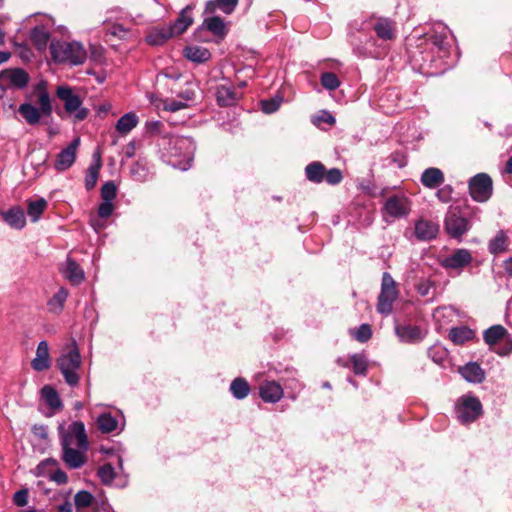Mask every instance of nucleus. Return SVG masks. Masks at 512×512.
<instances>
[{"mask_svg": "<svg viewBox=\"0 0 512 512\" xmlns=\"http://www.w3.org/2000/svg\"><path fill=\"white\" fill-rule=\"evenodd\" d=\"M339 365L352 368L356 375H366L368 369V360L365 354H347L337 360Z\"/></svg>", "mask_w": 512, "mask_h": 512, "instance_id": "nucleus-18", "label": "nucleus"}, {"mask_svg": "<svg viewBox=\"0 0 512 512\" xmlns=\"http://www.w3.org/2000/svg\"><path fill=\"white\" fill-rule=\"evenodd\" d=\"M508 246V237L504 231L500 230L497 232L488 244V250L491 254H499L504 252Z\"/></svg>", "mask_w": 512, "mask_h": 512, "instance_id": "nucleus-39", "label": "nucleus"}, {"mask_svg": "<svg viewBox=\"0 0 512 512\" xmlns=\"http://www.w3.org/2000/svg\"><path fill=\"white\" fill-rule=\"evenodd\" d=\"M456 316L457 311L452 306L438 307L433 313V318L438 324L439 328L453 322Z\"/></svg>", "mask_w": 512, "mask_h": 512, "instance_id": "nucleus-35", "label": "nucleus"}, {"mask_svg": "<svg viewBox=\"0 0 512 512\" xmlns=\"http://www.w3.org/2000/svg\"><path fill=\"white\" fill-rule=\"evenodd\" d=\"M322 86L330 91L336 90L340 86V81L336 74L332 72H324L320 77Z\"/></svg>", "mask_w": 512, "mask_h": 512, "instance_id": "nucleus-47", "label": "nucleus"}, {"mask_svg": "<svg viewBox=\"0 0 512 512\" xmlns=\"http://www.w3.org/2000/svg\"><path fill=\"white\" fill-rule=\"evenodd\" d=\"M30 81L29 74L22 68H8L0 72V89L9 88L22 90Z\"/></svg>", "mask_w": 512, "mask_h": 512, "instance_id": "nucleus-12", "label": "nucleus"}, {"mask_svg": "<svg viewBox=\"0 0 512 512\" xmlns=\"http://www.w3.org/2000/svg\"><path fill=\"white\" fill-rule=\"evenodd\" d=\"M448 33V28L442 24H439L436 34L432 36V44L438 49L439 52L445 53L448 48V43L446 42Z\"/></svg>", "mask_w": 512, "mask_h": 512, "instance_id": "nucleus-44", "label": "nucleus"}, {"mask_svg": "<svg viewBox=\"0 0 512 512\" xmlns=\"http://www.w3.org/2000/svg\"><path fill=\"white\" fill-rule=\"evenodd\" d=\"M454 189L451 185H445L438 189L436 197L442 203H449L452 200Z\"/></svg>", "mask_w": 512, "mask_h": 512, "instance_id": "nucleus-56", "label": "nucleus"}, {"mask_svg": "<svg viewBox=\"0 0 512 512\" xmlns=\"http://www.w3.org/2000/svg\"><path fill=\"white\" fill-rule=\"evenodd\" d=\"M179 97L185 101H192L196 98V86L189 85L186 89L179 93Z\"/></svg>", "mask_w": 512, "mask_h": 512, "instance_id": "nucleus-60", "label": "nucleus"}, {"mask_svg": "<svg viewBox=\"0 0 512 512\" xmlns=\"http://www.w3.org/2000/svg\"><path fill=\"white\" fill-rule=\"evenodd\" d=\"M139 123V118L135 112H128L121 116L115 128L121 135H127L130 133Z\"/></svg>", "mask_w": 512, "mask_h": 512, "instance_id": "nucleus-33", "label": "nucleus"}, {"mask_svg": "<svg viewBox=\"0 0 512 512\" xmlns=\"http://www.w3.org/2000/svg\"><path fill=\"white\" fill-rule=\"evenodd\" d=\"M395 333L402 342L415 343L423 338L420 327L411 324H398L395 326Z\"/></svg>", "mask_w": 512, "mask_h": 512, "instance_id": "nucleus-20", "label": "nucleus"}, {"mask_svg": "<svg viewBox=\"0 0 512 512\" xmlns=\"http://www.w3.org/2000/svg\"><path fill=\"white\" fill-rule=\"evenodd\" d=\"M342 179L343 175L340 169L331 168L329 170H325L324 180L329 185H337L342 181Z\"/></svg>", "mask_w": 512, "mask_h": 512, "instance_id": "nucleus-54", "label": "nucleus"}, {"mask_svg": "<svg viewBox=\"0 0 512 512\" xmlns=\"http://www.w3.org/2000/svg\"><path fill=\"white\" fill-rule=\"evenodd\" d=\"M117 420L110 413H103L97 419V425L102 433H111L117 428Z\"/></svg>", "mask_w": 512, "mask_h": 512, "instance_id": "nucleus-45", "label": "nucleus"}, {"mask_svg": "<svg viewBox=\"0 0 512 512\" xmlns=\"http://www.w3.org/2000/svg\"><path fill=\"white\" fill-rule=\"evenodd\" d=\"M398 297L396 282L388 272L382 275L381 291L378 296L377 311L382 315H389L392 312L393 303Z\"/></svg>", "mask_w": 512, "mask_h": 512, "instance_id": "nucleus-8", "label": "nucleus"}, {"mask_svg": "<svg viewBox=\"0 0 512 512\" xmlns=\"http://www.w3.org/2000/svg\"><path fill=\"white\" fill-rule=\"evenodd\" d=\"M459 419L462 423H471L479 418L482 413V404L477 397L464 396L462 398V405L458 409Z\"/></svg>", "mask_w": 512, "mask_h": 512, "instance_id": "nucleus-15", "label": "nucleus"}, {"mask_svg": "<svg viewBox=\"0 0 512 512\" xmlns=\"http://www.w3.org/2000/svg\"><path fill=\"white\" fill-rule=\"evenodd\" d=\"M469 194L477 202H486L493 192L491 177L486 173H478L468 182Z\"/></svg>", "mask_w": 512, "mask_h": 512, "instance_id": "nucleus-10", "label": "nucleus"}, {"mask_svg": "<svg viewBox=\"0 0 512 512\" xmlns=\"http://www.w3.org/2000/svg\"><path fill=\"white\" fill-rule=\"evenodd\" d=\"M114 211L113 202L102 201L98 207V215L103 219L109 218Z\"/></svg>", "mask_w": 512, "mask_h": 512, "instance_id": "nucleus-57", "label": "nucleus"}, {"mask_svg": "<svg viewBox=\"0 0 512 512\" xmlns=\"http://www.w3.org/2000/svg\"><path fill=\"white\" fill-rule=\"evenodd\" d=\"M3 221L13 229L21 230L26 225L24 210L20 206H13L6 211H0Z\"/></svg>", "mask_w": 512, "mask_h": 512, "instance_id": "nucleus-19", "label": "nucleus"}, {"mask_svg": "<svg viewBox=\"0 0 512 512\" xmlns=\"http://www.w3.org/2000/svg\"><path fill=\"white\" fill-rule=\"evenodd\" d=\"M159 147L163 149L162 156L167 162L182 171L191 167L194 158L196 145L194 140L188 136H163L160 138Z\"/></svg>", "mask_w": 512, "mask_h": 512, "instance_id": "nucleus-2", "label": "nucleus"}, {"mask_svg": "<svg viewBox=\"0 0 512 512\" xmlns=\"http://www.w3.org/2000/svg\"><path fill=\"white\" fill-rule=\"evenodd\" d=\"M509 337L508 331L502 325H493L483 332L484 342L492 347Z\"/></svg>", "mask_w": 512, "mask_h": 512, "instance_id": "nucleus-29", "label": "nucleus"}, {"mask_svg": "<svg viewBox=\"0 0 512 512\" xmlns=\"http://www.w3.org/2000/svg\"><path fill=\"white\" fill-rule=\"evenodd\" d=\"M26 100L18 107V113L28 125H38L42 117L52 115V100L45 80H40L32 86V90L26 94Z\"/></svg>", "mask_w": 512, "mask_h": 512, "instance_id": "nucleus-1", "label": "nucleus"}, {"mask_svg": "<svg viewBox=\"0 0 512 512\" xmlns=\"http://www.w3.org/2000/svg\"><path fill=\"white\" fill-rule=\"evenodd\" d=\"M372 335L371 327L368 324H362L353 332V336L360 342H366Z\"/></svg>", "mask_w": 512, "mask_h": 512, "instance_id": "nucleus-55", "label": "nucleus"}, {"mask_svg": "<svg viewBox=\"0 0 512 512\" xmlns=\"http://www.w3.org/2000/svg\"><path fill=\"white\" fill-rule=\"evenodd\" d=\"M14 504L23 507L28 502V490L23 488L18 490L13 496Z\"/></svg>", "mask_w": 512, "mask_h": 512, "instance_id": "nucleus-58", "label": "nucleus"}, {"mask_svg": "<svg viewBox=\"0 0 512 512\" xmlns=\"http://www.w3.org/2000/svg\"><path fill=\"white\" fill-rule=\"evenodd\" d=\"M259 395L264 402L276 403L283 396V389L276 381H266L259 388Z\"/></svg>", "mask_w": 512, "mask_h": 512, "instance_id": "nucleus-22", "label": "nucleus"}, {"mask_svg": "<svg viewBox=\"0 0 512 512\" xmlns=\"http://www.w3.org/2000/svg\"><path fill=\"white\" fill-rule=\"evenodd\" d=\"M81 450L82 449L77 450L72 447L62 450V452H63L62 460L65 462V464L69 468L77 469V468L82 467L86 463V461H87L86 455Z\"/></svg>", "mask_w": 512, "mask_h": 512, "instance_id": "nucleus-27", "label": "nucleus"}, {"mask_svg": "<svg viewBox=\"0 0 512 512\" xmlns=\"http://www.w3.org/2000/svg\"><path fill=\"white\" fill-rule=\"evenodd\" d=\"M56 96L62 101L65 112L72 116L75 122H80L87 118L89 110L83 107L81 97L70 86H58Z\"/></svg>", "mask_w": 512, "mask_h": 512, "instance_id": "nucleus-4", "label": "nucleus"}, {"mask_svg": "<svg viewBox=\"0 0 512 512\" xmlns=\"http://www.w3.org/2000/svg\"><path fill=\"white\" fill-rule=\"evenodd\" d=\"M216 102L221 107H229L236 105L242 98V93L233 83L224 79L215 86Z\"/></svg>", "mask_w": 512, "mask_h": 512, "instance_id": "nucleus-13", "label": "nucleus"}, {"mask_svg": "<svg viewBox=\"0 0 512 512\" xmlns=\"http://www.w3.org/2000/svg\"><path fill=\"white\" fill-rule=\"evenodd\" d=\"M117 195V187L113 181L104 183L101 187V198L103 201L113 202Z\"/></svg>", "mask_w": 512, "mask_h": 512, "instance_id": "nucleus-49", "label": "nucleus"}, {"mask_svg": "<svg viewBox=\"0 0 512 512\" xmlns=\"http://www.w3.org/2000/svg\"><path fill=\"white\" fill-rule=\"evenodd\" d=\"M230 391L236 399H244L249 395L250 385L245 378H235L231 385Z\"/></svg>", "mask_w": 512, "mask_h": 512, "instance_id": "nucleus-41", "label": "nucleus"}, {"mask_svg": "<svg viewBox=\"0 0 512 512\" xmlns=\"http://www.w3.org/2000/svg\"><path fill=\"white\" fill-rule=\"evenodd\" d=\"M325 170V166L321 162H311L305 167L306 179L315 184L322 183L324 181Z\"/></svg>", "mask_w": 512, "mask_h": 512, "instance_id": "nucleus-36", "label": "nucleus"}, {"mask_svg": "<svg viewBox=\"0 0 512 512\" xmlns=\"http://www.w3.org/2000/svg\"><path fill=\"white\" fill-rule=\"evenodd\" d=\"M30 39L37 50L44 51L50 40V32L43 25L36 26L30 32Z\"/></svg>", "mask_w": 512, "mask_h": 512, "instance_id": "nucleus-31", "label": "nucleus"}, {"mask_svg": "<svg viewBox=\"0 0 512 512\" xmlns=\"http://www.w3.org/2000/svg\"><path fill=\"white\" fill-rule=\"evenodd\" d=\"M444 228L450 237L460 239L471 228L467 209L450 206L444 218Z\"/></svg>", "mask_w": 512, "mask_h": 512, "instance_id": "nucleus-5", "label": "nucleus"}, {"mask_svg": "<svg viewBox=\"0 0 512 512\" xmlns=\"http://www.w3.org/2000/svg\"><path fill=\"white\" fill-rule=\"evenodd\" d=\"M281 103H282V98H280V97L262 100L261 108L264 113L272 114L279 109Z\"/></svg>", "mask_w": 512, "mask_h": 512, "instance_id": "nucleus-52", "label": "nucleus"}, {"mask_svg": "<svg viewBox=\"0 0 512 512\" xmlns=\"http://www.w3.org/2000/svg\"><path fill=\"white\" fill-rule=\"evenodd\" d=\"M364 30L375 32L383 45H388L394 41L397 36L396 22L386 17H371L365 19Z\"/></svg>", "mask_w": 512, "mask_h": 512, "instance_id": "nucleus-7", "label": "nucleus"}, {"mask_svg": "<svg viewBox=\"0 0 512 512\" xmlns=\"http://www.w3.org/2000/svg\"><path fill=\"white\" fill-rule=\"evenodd\" d=\"M41 395L51 409H60L62 407V401L59 394L52 386L45 385L41 389Z\"/></svg>", "mask_w": 512, "mask_h": 512, "instance_id": "nucleus-42", "label": "nucleus"}, {"mask_svg": "<svg viewBox=\"0 0 512 512\" xmlns=\"http://www.w3.org/2000/svg\"><path fill=\"white\" fill-rule=\"evenodd\" d=\"M163 124L160 121H150L146 123V130L149 134L154 135L161 132Z\"/></svg>", "mask_w": 512, "mask_h": 512, "instance_id": "nucleus-62", "label": "nucleus"}, {"mask_svg": "<svg viewBox=\"0 0 512 512\" xmlns=\"http://www.w3.org/2000/svg\"><path fill=\"white\" fill-rule=\"evenodd\" d=\"M187 107V104L182 101L171 100L164 105V109L170 112H177Z\"/></svg>", "mask_w": 512, "mask_h": 512, "instance_id": "nucleus-61", "label": "nucleus"}, {"mask_svg": "<svg viewBox=\"0 0 512 512\" xmlns=\"http://www.w3.org/2000/svg\"><path fill=\"white\" fill-rule=\"evenodd\" d=\"M191 7L186 6L183 8L178 16V18L175 20V22L171 25H168L169 28H171L173 32V36L182 34L187 30V28L192 24L193 19L190 15Z\"/></svg>", "mask_w": 512, "mask_h": 512, "instance_id": "nucleus-32", "label": "nucleus"}, {"mask_svg": "<svg viewBox=\"0 0 512 512\" xmlns=\"http://www.w3.org/2000/svg\"><path fill=\"white\" fill-rule=\"evenodd\" d=\"M97 474L104 484L111 483L115 478L114 468L110 463L100 466Z\"/></svg>", "mask_w": 512, "mask_h": 512, "instance_id": "nucleus-50", "label": "nucleus"}, {"mask_svg": "<svg viewBox=\"0 0 512 512\" xmlns=\"http://www.w3.org/2000/svg\"><path fill=\"white\" fill-rule=\"evenodd\" d=\"M49 48L53 61L58 64L81 65L87 58L84 46L78 41L53 39Z\"/></svg>", "mask_w": 512, "mask_h": 512, "instance_id": "nucleus-3", "label": "nucleus"}, {"mask_svg": "<svg viewBox=\"0 0 512 512\" xmlns=\"http://www.w3.org/2000/svg\"><path fill=\"white\" fill-rule=\"evenodd\" d=\"M47 208V201L44 198L28 201L27 214L32 222H37L45 209Z\"/></svg>", "mask_w": 512, "mask_h": 512, "instance_id": "nucleus-40", "label": "nucleus"}, {"mask_svg": "<svg viewBox=\"0 0 512 512\" xmlns=\"http://www.w3.org/2000/svg\"><path fill=\"white\" fill-rule=\"evenodd\" d=\"M173 37V32L168 26L155 27L146 36V42L152 46L163 45Z\"/></svg>", "mask_w": 512, "mask_h": 512, "instance_id": "nucleus-26", "label": "nucleus"}, {"mask_svg": "<svg viewBox=\"0 0 512 512\" xmlns=\"http://www.w3.org/2000/svg\"><path fill=\"white\" fill-rule=\"evenodd\" d=\"M68 297V291L61 287L48 301L49 310L53 313H60Z\"/></svg>", "mask_w": 512, "mask_h": 512, "instance_id": "nucleus-43", "label": "nucleus"}, {"mask_svg": "<svg viewBox=\"0 0 512 512\" xmlns=\"http://www.w3.org/2000/svg\"><path fill=\"white\" fill-rule=\"evenodd\" d=\"M81 364V354H61L57 359V367L70 386L79 384L80 376L77 371L81 368Z\"/></svg>", "mask_w": 512, "mask_h": 512, "instance_id": "nucleus-9", "label": "nucleus"}, {"mask_svg": "<svg viewBox=\"0 0 512 512\" xmlns=\"http://www.w3.org/2000/svg\"><path fill=\"white\" fill-rule=\"evenodd\" d=\"M417 293L422 296L426 297L431 294V292L435 289L434 283L430 279H420L419 282L415 286Z\"/></svg>", "mask_w": 512, "mask_h": 512, "instance_id": "nucleus-51", "label": "nucleus"}, {"mask_svg": "<svg viewBox=\"0 0 512 512\" xmlns=\"http://www.w3.org/2000/svg\"><path fill=\"white\" fill-rule=\"evenodd\" d=\"M111 34L121 39H125L129 31L120 24H116L111 28Z\"/></svg>", "mask_w": 512, "mask_h": 512, "instance_id": "nucleus-63", "label": "nucleus"}, {"mask_svg": "<svg viewBox=\"0 0 512 512\" xmlns=\"http://www.w3.org/2000/svg\"><path fill=\"white\" fill-rule=\"evenodd\" d=\"M79 145L80 139L75 138L66 148L60 151L55 161V168L58 171H64L73 165Z\"/></svg>", "mask_w": 512, "mask_h": 512, "instance_id": "nucleus-17", "label": "nucleus"}, {"mask_svg": "<svg viewBox=\"0 0 512 512\" xmlns=\"http://www.w3.org/2000/svg\"><path fill=\"white\" fill-rule=\"evenodd\" d=\"M32 433L39 439H46L48 437L47 427L45 425H34Z\"/></svg>", "mask_w": 512, "mask_h": 512, "instance_id": "nucleus-64", "label": "nucleus"}, {"mask_svg": "<svg viewBox=\"0 0 512 512\" xmlns=\"http://www.w3.org/2000/svg\"><path fill=\"white\" fill-rule=\"evenodd\" d=\"M207 17L204 19L203 25L212 34L224 37L227 34L226 24L219 16L213 14H206Z\"/></svg>", "mask_w": 512, "mask_h": 512, "instance_id": "nucleus-34", "label": "nucleus"}, {"mask_svg": "<svg viewBox=\"0 0 512 512\" xmlns=\"http://www.w3.org/2000/svg\"><path fill=\"white\" fill-rule=\"evenodd\" d=\"M93 501L94 497L89 491L81 490L77 492L74 496L76 512H83V509L90 507Z\"/></svg>", "mask_w": 512, "mask_h": 512, "instance_id": "nucleus-46", "label": "nucleus"}, {"mask_svg": "<svg viewBox=\"0 0 512 512\" xmlns=\"http://www.w3.org/2000/svg\"><path fill=\"white\" fill-rule=\"evenodd\" d=\"M131 174L137 181L143 182L146 180L147 172L140 164H135L131 168Z\"/></svg>", "mask_w": 512, "mask_h": 512, "instance_id": "nucleus-59", "label": "nucleus"}, {"mask_svg": "<svg viewBox=\"0 0 512 512\" xmlns=\"http://www.w3.org/2000/svg\"><path fill=\"white\" fill-rule=\"evenodd\" d=\"M37 356L32 360L31 366L35 371H45L51 366L50 354H36Z\"/></svg>", "mask_w": 512, "mask_h": 512, "instance_id": "nucleus-48", "label": "nucleus"}, {"mask_svg": "<svg viewBox=\"0 0 512 512\" xmlns=\"http://www.w3.org/2000/svg\"><path fill=\"white\" fill-rule=\"evenodd\" d=\"M444 179V173L439 168L430 167L422 172L420 181L424 187L435 189L443 184Z\"/></svg>", "mask_w": 512, "mask_h": 512, "instance_id": "nucleus-25", "label": "nucleus"}, {"mask_svg": "<svg viewBox=\"0 0 512 512\" xmlns=\"http://www.w3.org/2000/svg\"><path fill=\"white\" fill-rule=\"evenodd\" d=\"M411 212V201L404 194H395L386 198L381 208L382 218L386 223L406 218Z\"/></svg>", "mask_w": 512, "mask_h": 512, "instance_id": "nucleus-6", "label": "nucleus"}, {"mask_svg": "<svg viewBox=\"0 0 512 512\" xmlns=\"http://www.w3.org/2000/svg\"><path fill=\"white\" fill-rule=\"evenodd\" d=\"M61 272L63 276L74 285L80 284L85 278L83 269L70 257H67L64 266L61 268Z\"/></svg>", "mask_w": 512, "mask_h": 512, "instance_id": "nucleus-23", "label": "nucleus"}, {"mask_svg": "<svg viewBox=\"0 0 512 512\" xmlns=\"http://www.w3.org/2000/svg\"><path fill=\"white\" fill-rule=\"evenodd\" d=\"M354 43L355 55L360 58L381 59L387 54L389 50V46L383 45L379 38L377 36L374 37L372 33L364 45H361V41L359 39H356Z\"/></svg>", "mask_w": 512, "mask_h": 512, "instance_id": "nucleus-11", "label": "nucleus"}, {"mask_svg": "<svg viewBox=\"0 0 512 512\" xmlns=\"http://www.w3.org/2000/svg\"><path fill=\"white\" fill-rule=\"evenodd\" d=\"M239 0H210L206 3L205 14H214L216 10H221L223 13L229 15L237 7Z\"/></svg>", "mask_w": 512, "mask_h": 512, "instance_id": "nucleus-30", "label": "nucleus"}, {"mask_svg": "<svg viewBox=\"0 0 512 512\" xmlns=\"http://www.w3.org/2000/svg\"><path fill=\"white\" fill-rule=\"evenodd\" d=\"M365 20L361 21H354L349 28L348 32V41L349 44L352 47V51L355 54V43L356 39H359L361 41V45H364L368 41V38L370 34L372 33L371 30H364Z\"/></svg>", "mask_w": 512, "mask_h": 512, "instance_id": "nucleus-24", "label": "nucleus"}, {"mask_svg": "<svg viewBox=\"0 0 512 512\" xmlns=\"http://www.w3.org/2000/svg\"><path fill=\"white\" fill-rule=\"evenodd\" d=\"M70 432L76 439V445L79 449L88 450L89 441L85 431V425L81 421H75L70 425Z\"/></svg>", "mask_w": 512, "mask_h": 512, "instance_id": "nucleus-37", "label": "nucleus"}, {"mask_svg": "<svg viewBox=\"0 0 512 512\" xmlns=\"http://www.w3.org/2000/svg\"><path fill=\"white\" fill-rule=\"evenodd\" d=\"M183 54L186 59L197 64L205 63L211 58L210 51L207 48L198 45L185 47Z\"/></svg>", "mask_w": 512, "mask_h": 512, "instance_id": "nucleus-28", "label": "nucleus"}, {"mask_svg": "<svg viewBox=\"0 0 512 512\" xmlns=\"http://www.w3.org/2000/svg\"><path fill=\"white\" fill-rule=\"evenodd\" d=\"M448 337L455 345H464L478 340L475 330L465 325L452 327Z\"/></svg>", "mask_w": 512, "mask_h": 512, "instance_id": "nucleus-21", "label": "nucleus"}, {"mask_svg": "<svg viewBox=\"0 0 512 512\" xmlns=\"http://www.w3.org/2000/svg\"><path fill=\"white\" fill-rule=\"evenodd\" d=\"M472 254L469 250L460 248L456 249L450 255L440 260V265L446 270H454L458 274L461 273L464 267L472 262Z\"/></svg>", "mask_w": 512, "mask_h": 512, "instance_id": "nucleus-14", "label": "nucleus"}, {"mask_svg": "<svg viewBox=\"0 0 512 512\" xmlns=\"http://www.w3.org/2000/svg\"><path fill=\"white\" fill-rule=\"evenodd\" d=\"M439 224L425 218L415 221L414 235L419 241H431L435 239L439 233Z\"/></svg>", "mask_w": 512, "mask_h": 512, "instance_id": "nucleus-16", "label": "nucleus"}, {"mask_svg": "<svg viewBox=\"0 0 512 512\" xmlns=\"http://www.w3.org/2000/svg\"><path fill=\"white\" fill-rule=\"evenodd\" d=\"M460 373L466 380L470 382L481 383L484 380V372L475 362H470L464 367L460 368Z\"/></svg>", "mask_w": 512, "mask_h": 512, "instance_id": "nucleus-38", "label": "nucleus"}, {"mask_svg": "<svg viewBox=\"0 0 512 512\" xmlns=\"http://www.w3.org/2000/svg\"><path fill=\"white\" fill-rule=\"evenodd\" d=\"M99 175V166H90L88 168L86 178H85V187L87 190H91L96 186Z\"/></svg>", "mask_w": 512, "mask_h": 512, "instance_id": "nucleus-53", "label": "nucleus"}]
</instances>
